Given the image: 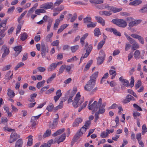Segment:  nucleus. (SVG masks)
I'll return each mask as SVG.
<instances>
[{
    "label": "nucleus",
    "mask_w": 147,
    "mask_h": 147,
    "mask_svg": "<svg viewBox=\"0 0 147 147\" xmlns=\"http://www.w3.org/2000/svg\"><path fill=\"white\" fill-rule=\"evenodd\" d=\"M140 53L139 50H136L134 55V57L136 59H137L140 58Z\"/></svg>",
    "instance_id": "nucleus-29"
},
{
    "label": "nucleus",
    "mask_w": 147,
    "mask_h": 147,
    "mask_svg": "<svg viewBox=\"0 0 147 147\" xmlns=\"http://www.w3.org/2000/svg\"><path fill=\"white\" fill-rule=\"evenodd\" d=\"M9 17H7L5 19L3 20L0 24V25L2 26V27L4 28V27H6L5 26L7 23V22L8 19H9Z\"/></svg>",
    "instance_id": "nucleus-43"
},
{
    "label": "nucleus",
    "mask_w": 147,
    "mask_h": 147,
    "mask_svg": "<svg viewBox=\"0 0 147 147\" xmlns=\"http://www.w3.org/2000/svg\"><path fill=\"white\" fill-rule=\"evenodd\" d=\"M93 63V60H90L87 63L84 69V71H85L89 69V68L90 65H92Z\"/></svg>",
    "instance_id": "nucleus-23"
},
{
    "label": "nucleus",
    "mask_w": 147,
    "mask_h": 147,
    "mask_svg": "<svg viewBox=\"0 0 147 147\" xmlns=\"http://www.w3.org/2000/svg\"><path fill=\"white\" fill-rule=\"evenodd\" d=\"M141 85V82L140 80H138L137 83L135 84V89H137Z\"/></svg>",
    "instance_id": "nucleus-57"
},
{
    "label": "nucleus",
    "mask_w": 147,
    "mask_h": 147,
    "mask_svg": "<svg viewBox=\"0 0 147 147\" xmlns=\"http://www.w3.org/2000/svg\"><path fill=\"white\" fill-rule=\"evenodd\" d=\"M37 95V94L36 93L32 94H30V98L28 99V100L30 102H34L35 101L34 98L36 97Z\"/></svg>",
    "instance_id": "nucleus-24"
},
{
    "label": "nucleus",
    "mask_w": 147,
    "mask_h": 147,
    "mask_svg": "<svg viewBox=\"0 0 147 147\" xmlns=\"http://www.w3.org/2000/svg\"><path fill=\"white\" fill-rule=\"evenodd\" d=\"M92 101H90L88 106V108L90 110H92V112H94L97 111L99 106L98 104V102L95 101L94 102L91 104Z\"/></svg>",
    "instance_id": "nucleus-3"
},
{
    "label": "nucleus",
    "mask_w": 147,
    "mask_h": 147,
    "mask_svg": "<svg viewBox=\"0 0 147 147\" xmlns=\"http://www.w3.org/2000/svg\"><path fill=\"white\" fill-rule=\"evenodd\" d=\"M53 21V20L51 18H49L48 21V24L47 26V31L48 32L49 31L50 28L51 26L52 23Z\"/></svg>",
    "instance_id": "nucleus-31"
},
{
    "label": "nucleus",
    "mask_w": 147,
    "mask_h": 147,
    "mask_svg": "<svg viewBox=\"0 0 147 147\" xmlns=\"http://www.w3.org/2000/svg\"><path fill=\"white\" fill-rule=\"evenodd\" d=\"M7 95L10 98H13L15 96V93L13 90L10 89L8 88L7 90Z\"/></svg>",
    "instance_id": "nucleus-16"
},
{
    "label": "nucleus",
    "mask_w": 147,
    "mask_h": 147,
    "mask_svg": "<svg viewBox=\"0 0 147 147\" xmlns=\"http://www.w3.org/2000/svg\"><path fill=\"white\" fill-rule=\"evenodd\" d=\"M10 136L12 138L15 139L16 140L20 137V135L18 134L15 132L12 133Z\"/></svg>",
    "instance_id": "nucleus-32"
},
{
    "label": "nucleus",
    "mask_w": 147,
    "mask_h": 147,
    "mask_svg": "<svg viewBox=\"0 0 147 147\" xmlns=\"http://www.w3.org/2000/svg\"><path fill=\"white\" fill-rule=\"evenodd\" d=\"M60 20L59 19H57L55 20V23L54 24L53 29L56 30L57 28H58V26L59 24Z\"/></svg>",
    "instance_id": "nucleus-39"
},
{
    "label": "nucleus",
    "mask_w": 147,
    "mask_h": 147,
    "mask_svg": "<svg viewBox=\"0 0 147 147\" xmlns=\"http://www.w3.org/2000/svg\"><path fill=\"white\" fill-rule=\"evenodd\" d=\"M124 34L127 38V39L129 41L130 43L133 45L136 42L134 39H133L129 36H128L126 33L125 32L124 33Z\"/></svg>",
    "instance_id": "nucleus-15"
},
{
    "label": "nucleus",
    "mask_w": 147,
    "mask_h": 147,
    "mask_svg": "<svg viewBox=\"0 0 147 147\" xmlns=\"http://www.w3.org/2000/svg\"><path fill=\"white\" fill-rule=\"evenodd\" d=\"M22 47L21 45L17 46L15 47L14 48V50L16 51H18V53L17 54V55H18L20 52L22 51Z\"/></svg>",
    "instance_id": "nucleus-22"
},
{
    "label": "nucleus",
    "mask_w": 147,
    "mask_h": 147,
    "mask_svg": "<svg viewBox=\"0 0 147 147\" xmlns=\"http://www.w3.org/2000/svg\"><path fill=\"white\" fill-rule=\"evenodd\" d=\"M27 11H25L23 13H22L21 15L20 16V17H19L18 19V22H20L22 18L25 16V15L26 14Z\"/></svg>",
    "instance_id": "nucleus-56"
},
{
    "label": "nucleus",
    "mask_w": 147,
    "mask_h": 147,
    "mask_svg": "<svg viewBox=\"0 0 147 147\" xmlns=\"http://www.w3.org/2000/svg\"><path fill=\"white\" fill-rule=\"evenodd\" d=\"M28 35L24 33L21 34L20 39L22 41L24 40L27 38Z\"/></svg>",
    "instance_id": "nucleus-54"
},
{
    "label": "nucleus",
    "mask_w": 147,
    "mask_h": 147,
    "mask_svg": "<svg viewBox=\"0 0 147 147\" xmlns=\"http://www.w3.org/2000/svg\"><path fill=\"white\" fill-rule=\"evenodd\" d=\"M139 47V45L137 43L132 45L131 47V49L133 50H135Z\"/></svg>",
    "instance_id": "nucleus-52"
},
{
    "label": "nucleus",
    "mask_w": 147,
    "mask_h": 147,
    "mask_svg": "<svg viewBox=\"0 0 147 147\" xmlns=\"http://www.w3.org/2000/svg\"><path fill=\"white\" fill-rule=\"evenodd\" d=\"M129 94L132 95L135 97L137 98L138 96L131 89H128L127 90Z\"/></svg>",
    "instance_id": "nucleus-59"
},
{
    "label": "nucleus",
    "mask_w": 147,
    "mask_h": 147,
    "mask_svg": "<svg viewBox=\"0 0 147 147\" xmlns=\"http://www.w3.org/2000/svg\"><path fill=\"white\" fill-rule=\"evenodd\" d=\"M79 48L78 45H76L71 47V49L72 53H74L76 51L78 50Z\"/></svg>",
    "instance_id": "nucleus-47"
},
{
    "label": "nucleus",
    "mask_w": 147,
    "mask_h": 147,
    "mask_svg": "<svg viewBox=\"0 0 147 147\" xmlns=\"http://www.w3.org/2000/svg\"><path fill=\"white\" fill-rule=\"evenodd\" d=\"M22 140L21 139H20L16 142L15 147H22Z\"/></svg>",
    "instance_id": "nucleus-20"
},
{
    "label": "nucleus",
    "mask_w": 147,
    "mask_h": 147,
    "mask_svg": "<svg viewBox=\"0 0 147 147\" xmlns=\"http://www.w3.org/2000/svg\"><path fill=\"white\" fill-rule=\"evenodd\" d=\"M106 30L108 31L113 32V33L115 35L118 36H121V33L117 31V30L115 28H107L106 29Z\"/></svg>",
    "instance_id": "nucleus-9"
},
{
    "label": "nucleus",
    "mask_w": 147,
    "mask_h": 147,
    "mask_svg": "<svg viewBox=\"0 0 147 147\" xmlns=\"http://www.w3.org/2000/svg\"><path fill=\"white\" fill-rule=\"evenodd\" d=\"M90 2L92 3L100 4L103 3V0H90Z\"/></svg>",
    "instance_id": "nucleus-28"
},
{
    "label": "nucleus",
    "mask_w": 147,
    "mask_h": 147,
    "mask_svg": "<svg viewBox=\"0 0 147 147\" xmlns=\"http://www.w3.org/2000/svg\"><path fill=\"white\" fill-rule=\"evenodd\" d=\"M65 129H59L57 131L55 132L53 134V136H56L59 135L63 132L65 131Z\"/></svg>",
    "instance_id": "nucleus-26"
},
{
    "label": "nucleus",
    "mask_w": 147,
    "mask_h": 147,
    "mask_svg": "<svg viewBox=\"0 0 147 147\" xmlns=\"http://www.w3.org/2000/svg\"><path fill=\"white\" fill-rule=\"evenodd\" d=\"M139 12L141 13H144L147 12V9L144 7H142L141 9L139 10Z\"/></svg>",
    "instance_id": "nucleus-62"
},
{
    "label": "nucleus",
    "mask_w": 147,
    "mask_h": 147,
    "mask_svg": "<svg viewBox=\"0 0 147 147\" xmlns=\"http://www.w3.org/2000/svg\"><path fill=\"white\" fill-rule=\"evenodd\" d=\"M64 7L63 5H61L59 7H57L56 8L55 10L56 11H61L64 9Z\"/></svg>",
    "instance_id": "nucleus-60"
},
{
    "label": "nucleus",
    "mask_w": 147,
    "mask_h": 147,
    "mask_svg": "<svg viewBox=\"0 0 147 147\" xmlns=\"http://www.w3.org/2000/svg\"><path fill=\"white\" fill-rule=\"evenodd\" d=\"M99 106L100 107L99 108V110L98 111L96 112V113L99 114H102L104 113L105 112V109L103 107H102L100 106Z\"/></svg>",
    "instance_id": "nucleus-42"
},
{
    "label": "nucleus",
    "mask_w": 147,
    "mask_h": 147,
    "mask_svg": "<svg viewBox=\"0 0 147 147\" xmlns=\"http://www.w3.org/2000/svg\"><path fill=\"white\" fill-rule=\"evenodd\" d=\"M122 10V8L121 7L117 8L115 7H113L112 12L114 13L118 12L121 11Z\"/></svg>",
    "instance_id": "nucleus-49"
},
{
    "label": "nucleus",
    "mask_w": 147,
    "mask_h": 147,
    "mask_svg": "<svg viewBox=\"0 0 147 147\" xmlns=\"http://www.w3.org/2000/svg\"><path fill=\"white\" fill-rule=\"evenodd\" d=\"M63 63V62L60 61L57 62L52 63L48 68V71H51L54 70L58 65H61Z\"/></svg>",
    "instance_id": "nucleus-4"
},
{
    "label": "nucleus",
    "mask_w": 147,
    "mask_h": 147,
    "mask_svg": "<svg viewBox=\"0 0 147 147\" xmlns=\"http://www.w3.org/2000/svg\"><path fill=\"white\" fill-rule=\"evenodd\" d=\"M95 18L98 23H100L103 26H105V20L102 17L98 16H95Z\"/></svg>",
    "instance_id": "nucleus-13"
},
{
    "label": "nucleus",
    "mask_w": 147,
    "mask_h": 147,
    "mask_svg": "<svg viewBox=\"0 0 147 147\" xmlns=\"http://www.w3.org/2000/svg\"><path fill=\"white\" fill-rule=\"evenodd\" d=\"M96 23H94L92 22L91 21V22L87 24V27L88 28H94L96 26Z\"/></svg>",
    "instance_id": "nucleus-40"
},
{
    "label": "nucleus",
    "mask_w": 147,
    "mask_h": 147,
    "mask_svg": "<svg viewBox=\"0 0 147 147\" xmlns=\"http://www.w3.org/2000/svg\"><path fill=\"white\" fill-rule=\"evenodd\" d=\"M84 23L88 24L92 21V18L90 17H86L83 19Z\"/></svg>",
    "instance_id": "nucleus-30"
},
{
    "label": "nucleus",
    "mask_w": 147,
    "mask_h": 147,
    "mask_svg": "<svg viewBox=\"0 0 147 147\" xmlns=\"http://www.w3.org/2000/svg\"><path fill=\"white\" fill-rule=\"evenodd\" d=\"M65 67L66 65H63L60 67L59 70L58 75H59L60 74H61L63 72Z\"/></svg>",
    "instance_id": "nucleus-33"
},
{
    "label": "nucleus",
    "mask_w": 147,
    "mask_h": 147,
    "mask_svg": "<svg viewBox=\"0 0 147 147\" xmlns=\"http://www.w3.org/2000/svg\"><path fill=\"white\" fill-rule=\"evenodd\" d=\"M94 35L96 36H98L99 35L101 34L100 32L99 28H96L94 30Z\"/></svg>",
    "instance_id": "nucleus-45"
},
{
    "label": "nucleus",
    "mask_w": 147,
    "mask_h": 147,
    "mask_svg": "<svg viewBox=\"0 0 147 147\" xmlns=\"http://www.w3.org/2000/svg\"><path fill=\"white\" fill-rule=\"evenodd\" d=\"M32 138V136L31 135H30L28 137V139L27 143V145L29 146H30L32 145L33 142V139Z\"/></svg>",
    "instance_id": "nucleus-27"
},
{
    "label": "nucleus",
    "mask_w": 147,
    "mask_h": 147,
    "mask_svg": "<svg viewBox=\"0 0 147 147\" xmlns=\"http://www.w3.org/2000/svg\"><path fill=\"white\" fill-rule=\"evenodd\" d=\"M79 138L78 137L75 135L74 136L71 142V146H73V144L77 141Z\"/></svg>",
    "instance_id": "nucleus-50"
},
{
    "label": "nucleus",
    "mask_w": 147,
    "mask_h": 147,
    "mask_svg": "<svg viewBox=\"0 0 147 147\" xmlns=\"http://www.w3.org/2000/svg\"><path fill=\"white\" fill-rule=\"evenodd\" d=\"M54 107L52 103H51L47 106L46 109L49 112H51L53 110Z\"/></svg>",
    "instance_id": "nucleus-48"
},
{
    "label": "nucleus",
    "mask_w": 147,
    "mask_h": 147,
    "mask_svg": "<svg viewBox=\"0 0 147 147\" xmlns=\"http://www.w3.org/2000/svg\"><path fill=\"white\" fill-rule=\"evenodd\" d=\"M1 50L4 52L2 56V57L3 58L4 57L8 55L9 52V48H8L6 45H4L2 46Z\"/></svg>",
    "instance_id": "nucleus-10"
},
{
    "label": "nucleus",
    "mask_w": 147,
    "mask_h": 147,
    "mask_svg": "<svg viewBox=\"0 0 147 147\" xmlns=\"http://www.w3.org/2000/svg\"><path fill=\"white\" fill-rule=\"evenodd\" d=\"M45 82V80H43L38 82L36 85V87L38 88L39 89L40 88L42 87L43 86Z\"/></svg>",
    "instance_id": "nucleus-41"
},
{
    "label": "nucleus",
    "mask_w": 147,
    "mask_h": 147,
    "mask_svg": "<svg viewBox=\"0 0 147 147\" xmlns=\"http://www.w3.org/2000/svg\"><path fill=\"white\" fill-rule=\"evenodd\" d=\"M66 134L65 133H64L62 134L60 137L59 138L58 140L57 141V143L59 144L60 142H63L65 140V138Z\"/></svg>",
    "instance_id": "nucleus-21"
},
{
    "label": "nucleus",
    "mask_w": 147,
    "mask_h": 147,
    "mask_svg": "<svg viewBox=\"0 0 147 147\" xmlns=\"http://www.w3.org/2000/svg\"><path fill=\"white\" fill-rule=\"evenodd\" d=\"M41 115V114H40L39 115L36 116H33L31 117V122H36L37 120L38 119Z\"/></svg>",
    "instance_id": "nucleus-46"
},
{
    "label": "nucleus",
    "mask_w": 147,
    "mask_h": 147,
    "mask_svg": "<svg viewBox=\"0 0 147 147\" xmlns=\"http://www.w3.org/2000/svg\"><path fill=\"white\" fill-rule=\"evenodd\" d=\"M111 22L119 27L123 28L126 27L127 25L126 22L123 19H115L112 20Z\"/></svg>",
    "instance_id": "nucleus-2"
},
{
    "label": "nucleus",
    "mask_w": 147,
    "mask_h": 147,
    "mask_svg": "<svg viewBox=\"0 0 147 147\" xmlns=\"http://www.w3.org/2000/svg\"><path fill=\"white\" fill-rule=\"evenodd\" d=\"M105 43V42L104 41L102 40L98 44L97 46V48L98 49H101L103 47V45Z\"/></svg>",
    "instance_id": "nucleus-51"
},
{
    "label": "nucleus",
    "mask_w": 147,
    "mask_h": 147,
    "mask_svg": "<svg viewBox=\"0 0 147 147\" xmlns=\"http://www.w3.org/2000/svg\"><path fill=\"white\" fill-rule=\"evenodd\" d=\"M122 83L125 86H129V83L128 81L124 79L123 80V81L122 82Z\"/></svg>",
    "instance_id": "nucleus-58"
},
{
    "label": "nucleus",
    "mask_w": 147,
    "mask_h": 147,
    "mask_svg": "<svg viewBox=\"0 0 147 147\" xmlns=\"http://www.w3.org/2000/svg\"><path fill=\"white\" fill-rule=\"evenodd\" d=\"M7 28L6 27H4L3 29L1 30L0 31V41L1 40L2 38H3L5 35V32Z\"/></svg>",
    "instance_id": "nucleus-18"
},
{
    "label": "nucleus",
    "mask_w": 147,
    "mask_h": 147,
    "mask_svg": "<svg viewBox=\"0 0 147 147\" xmlns=\"http://www.w3.org/2000/svg\"><path fill=\"white\" fill-rule=\"evenodd\" d=\"M57 116V117L56 118L54 119L53 121V123L51 121L49 122V126L50 128L52 129L55 128L57 127L58 123V119L59 118V115L58 114H56Z\"/></svg>",
    "instance_id": "nucleus-6"
},
{
    "label": "nucleus",
    "mask_w": 147,
    "mask_h": 147,
    "mask_svg": "<svg viewBox=\"0 0 147 147\" xmlns=\"http://www.w3.org/2000/svg\"><path fill=\"white\" fill-rule=\"evenodd\" d=\"M95 84L96 82H95L94 80H93L92 79H90L85 85L84 88L85 90L86 91L90 92V94H93L98 89L96 87L93 89L95 86Z\"/></svg>",
    "instance_id": "nucleus-1"
},
{
    "label": "nucleus",
    "mask_w": 147,
    "mask_h": 147,
    "mask_svg": "<svg viewBox=\"0 0 147 147\" xmlns=\"http://www.w3.org/2000/svg\"><path fill=\"white\" fill-rule=\"evenodd\" d=\"M56 73H53L51 76L47 80V83H50L53 80V79L56 77Z\"/></svg>",
    "instance_id": "nucleus-36"
},
{
    "label": "nucleus",
    "mask_w": 147,
    "mask_h": 147,
    "mask_svg": "<svg viewBox=\"0 0 147 147\" xmlns=\"http://www.w3.org/2000/svg\"><path fill=\"white\" fill-rule=\"evenodd\" d=\"M77 16L76 13H74V16L71 17L70 21L71 22H73L77 18Z\"/></svg>",
    "instance_id": "nucleus-64"
},
{
    "label": "nucleus",
    "mask_w": 147,
    "mask_h": 147,
    "mask_svg": "<svg viewBox=\"0 0 147 147\" xmlns=\"http://www.w3.org/2000/svg\"><path fill=\"white\" fill-rule=\"evenodd\" d=\"M11 71H8L6 74L5 79L6 80H7V82H8L11 79L13 78V74L12 73L11 74Z\"/></svg>",
    "instance_id": "nucleus-14"
},
{
    "label": "nucleus",
    "mask_w": 147,
    "mask_h": 147,
    "mask_svg": "<svg viewBox=\"0 0 147 147\" xmlns=\"http://www.w3.org/2000/svg\"><path fill=\"white\" fill-rule=\"evenodd\" d=\"M49 48L48 47H46L45 44L43 43H41V52L42 57H45L46 56L47 53L49 52Z\"/></svg>",
    "instance_id": "nucleus-5"
},
{
    "label": "nucleus",
    "mask_w": 147,
    "mask_h": 147,
    "mask_svg": "<svg viewBox=\"0 0 147 147\" xmlns=\"http://www.w3.org/2000/svg\"><path fill=\"white\" fill-rule=\"evenodd\" d=\"M105 59L101 57H98L97 59V64L98 65L102 64L104 61Z\"/></svg>",
    "instance_id": "nucleus-38"
},
{
    "label": "nucleus",
    "mask_w": 147,
    "mask_h": 147,
    "mask_svg": "<svg viewBox=\"0 0 147 147\" xmlns=\"http://www.w3.org/2000/svg\"><path fill=\"white\" fill-rule=\"evenodd\" d=\"M81 95L80 94L79 92H78L76 94V96L75 97L74 102L73 103V105L75 108H77L78 106V102L80 99Z\"/></svg>",
    "instance_id": "nucleus-7"
},
{
    "label": "nucleus",
    "mask_w": 147,
    "mask_h": 147,
    "mask_svg": "<svg viewBox=\"0 0 147 147\" xmlns=\"http://www.w3.org/2000/svg\"><path fill=\"white\" fill-rule=\"evenodd\" d=\"M141 20H136L134 21L132 20L129 23L128 25L130 27H131L137 25L141 23Z\"/></svg>",
    "instance_id": "nucleus-11"
},
{
    "label": "nucleus",
    "mask_w": 147,
    "mask_h": 147,
    "mask_svg": "<svg viewBox=\"0 0 147 147\" xmlns=\"http://www.w3.org/2000/svg\"><path fill=\"white\" fill-rule=\"evenodd\" d=\"M142 2V1L141 0H135L133 1V2H130L129 3V5H132L134 6H136L141 4Z\"/></svg>",
    "instance_id": "nucleus-17"
},
{
    "label": "nucleus",
    "mask_w": 147,
    "mask_h": 147,
    "mask_svg": "<svg viewBox=\"0 0 147 147\" xmlns=\"http://www.w3.org/2000/svg\"><path fill=\"white\" fill-rule=\"evenodd\" d=\"M11 66V65H7L6 66H4L2 69V70L3 71H5L6 70H9V69H10Z\"/></svg>",
    "instance_id": "nucleus-63"
},
{
    "label": "nucleus",
    "mask_w": 147,
    "mask_h": 147,
    "mask_svg": "<svg viewBox=\"0 0 147 147\" xmlns=\"http://www.w3.org/2000/svg\"><path fill=\"white\" fill-rule=\"evenodd\" d=\"M24 65V63L23 62H20L18 63L15 67L14 69L15 70H17L19 68L23 66Z\"/></svg>",
    "instance_id": "nucleus-53"
},
{
    "label": "nucleus",
    "mask_w": 147,
    "mask_h": 147,
    "mask_svg": "<svg viewBox=\"0 0 147 147\" xmlns=\"http://www.w3.org/2000/svg\"><path fill=\"white\" fill-rule=\"evenodd\" d=\"M98 71L95 72L90 77V79H92L93 80H94L95 82H96V80L98 77Z\"/></svg>",
    "instance_id": "nucleus-34"
},
{
    "label": "nucleus",
    "mask_w": 147,
    "mask_h": 147,
    "mask_svg": "<svg viewBox=\"0 0 147 147\" xmlns=\"http://www.w3.org/2000/svg\"><path fill=\"white\" fill-rule=\"evenodd\" d=\"M92 49V45H88L87 42H86L85 45L84 46V49L86 50V52L90 53Z\"/></svg>",
    "instance_id": "nucleus-12"
},
{
    "label": "nucleus",
    "mask_w": 147,
    "mask_h": 147,
    "mask_svg": "<svg viewBox=\"0 0 147 147\" xmlns=\"http://www.w3.org/2000/svg\"><path fill=\"white\" fill-rule=\"evenodd\" d=\"M46 12V11L43 9H36L35 11V13L36 14L38 15H40V13H45Z\"/></svg>",
    "instance_id": "nucleus-37"
},
{
    "label": "nucleus",
    "mask_w": 147,
    "mask_h": 147,
    "mask_svg": "<svg viewBox=\"0 0 147 147\" xmlns=\"http://www.w3.org/2000/svg\"><path fill=\"white\" fill-rule=\"evenodd\" d=\"M113 7L111 6H109L108 5H107L105 6V8L107 9V10L113 11Z\"/></svg>",
    "instance_id": "nucleus-61"
},
{
    "label": "nucleus",
    "mask_w": 147,
    "mask_h": 147,
    "mask_svg": "<svg viewBox=\"0 0 147 147\" xmlns=\"http://www.w3.org/2000/svg\"><path fill=\"white\" fill-rule=\"evenodd\" d=\"M51 134V131L50 130L48 129L47 130L46 132L44 134L43 138H45L46 137L49 136Z\"/></svg>",
    "instance_id": "nucleus-35"
},
{
    "label": "nucleus",
    "mask_w": 147,
    "mask_h": 147,
    "mask_svg": "<svg viewBox=\"0 0 147 147\" xmlns=\"http://www.w3.org/2000/svg\"><path fill=\"white\" fill-rule=\"evenodd\" d=\"M109 74L108 73H106L103 76V77L102 78L101 81H100V83H102L103 82V81L105 79H107L108 77Z\"/></svg>",
    "instance_id": "nucleus-55"
},
{
    "label": "nucleus",
    "mask_w": 147,
    "mask_h": 147,
    "mask_svg": "<svg viewBox=\"0 0 147 147\" xmlns=\"http://www.w3.org/2000/svg\"><path fill=\"white\" fill-rule=\"evenodd\" d=\"M68 24H64L62 25L59 28L57 32L58 34H59L65 28H66L68 26Z\"/></svg>",
    "instance_id": "nucleus-25"
},
{
    "label": "nucleus",
    "mask_w": 147,
    "mask_h": 147,
    "mask_svg": "<svg viewBox=\"0 0 147 147\" xmlns=\"http://www.w3.org/2000/svg\"><path fill=\"white\" fill-rule=\"evenodd\" d=\"M53 35V32L51 33L50 34H48L46 38V40L47 42H51V38L52 36Z\"/></svg>",
    "instance_id": "nucleus-44"
},
{
    "label": "nucleus",
    "mask_w": 147,
    "mask_h": 147,
    "mask_svg": "<svg viewBox=\"0 0 147 147\" xmlns=\"http://www.w3.org/2000/svg\"><path fill=\"white\" fill-rule=\"evenodd\" d=\"M53 4L52 2H48L41 5L40 7L45 9H50L53 6Z\"/></svg>",
    "instance_id": "nucleus-8"
},
{
    "label": "nucleus",
    "mask_w": 147,
    "mask_h": 147,
    "mask_svg": "<svg viewBox=\"0 0 147 147\" xmlns=\"http://www.w3.org/2000/svg\"><path fill=\"white\" fill-rule=\"evenodd\" d=\"M38 6V4L36 3L35 4L34 6L31 8L28 11V13H27V15L29 16L30 15L31 13H32L34 11V10Z\"/></svg>",
    "instance_id": "nucleus-19"
}]
</instances>
